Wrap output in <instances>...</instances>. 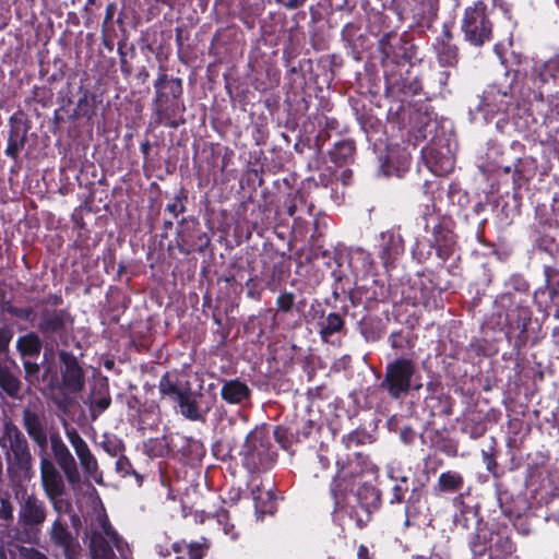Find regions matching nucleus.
Returning <instances> with one entry per match:
<instances>
[{
  "mask_svg": "<svg viewBox=\"0 0 559 559\" xmlns=\"http://www.w3.org/2000/svg\"><path fill=\"white\" fill-rule=\"evenodd\" d=\"M11 317L28 322L45 341V356L56 347L68 346L74 330V316L69 308L49 305L17 307L9 304L4 309Z\"/></svg>",
  "mask_w": 559,
  "mask_h": 559,
  "instance_id": "obj_1",
  "label": "nucleus"
},
{
  "mask_svg": "<svg viewBox=\"0 0 559 559\" xmlns=\"http://www.w3.org/2000/svg\"><path fill=\"white\" fill-rule=\"evenodd\" d=\"M153 87L154 96L151 105L154 123L170 129H178L185 124L183 80L169 75L166 68L160 66Z\"/></svg>",
  "mask_w": 559,
  "mask_h": 559,
  "instance_id": "obj_2",
  "label": "nucleus"
},
{
  "mask_svg": "<svg viewBox=\"0 0 559 559\" xmlns=\"http://www.w3.org/2000/svg\"><path fill=\"white\" fill-rule=\"evenodd\" d=\"M466 543L469 559H520L512 528L507 523L491 522L476 533H468Z\"/></svg>",
  "mask_w": 559,
  "mask_h": 559,
  "instance_id": "obj_3",
  "label": "nucleus"
},
{
  "mask_svg": "<svg viewBox=\"0 0 559 559\" xmlns=\"http://www.w3.org/2000/svg\"><path fill=\"white\" fill-rule=\"evenodd\" d=\"M2 448H8L5 452L7 473L10 480L14 484L29 481L34 475V457L31 453L28 441L21 429L9 421L3 426Z\"/></svg>",
  "mask_w": 559,
  "mask_h": 559,
  "instance_id": "obj_4",
  "label": "nucleus"
},
{
  "mask_svg": "<svg viewBox=\"0 0 559 559\" xmlns=\"http://www.w3.org/2000/svg\"><path fill=\"white\" fill-rule=\"evenodd\" d=\"M242 466L251 474L270 469L277 457L272 449L270 430L266 425L257 426L251 430L240 451Z\"/></svg>",
  "mask_w": 559,
  "mask_h": 559,
  "instance_id": "obj_5",
  "label": "nucleus"
},
{
  "mask_svg": "<svg viewBox=\"0 0 559 559\" xmlns=\"http://www.w3.org/2000/svg\"><path fill=\"white\" fill-rule=\"evenodd\" d=\"M417 364L408 357H397L385 366V371L379 386L392 400H400L411 391H419L423 388L420 381H415Z\"/></svg>",
  "mask_w": 559,
  "mask_h": 559,
  "instance_id": "obj_6",
  "label": "nucleus"
},
{
  "mask_svg": "<svg viewBox=\"0 0 559 559\" xmlns=\"http://www.w3.org/2000/svg\"><path fill=\"white\" fill-rule=\"evenodd\" d=\"M247 270L254 273L267 290L275 293L282 286L286 273V261L283 254L273 248L246 253Z\"/></svg>",
  "mask_w": 559,
  "mask_h": 559,
  "instance_id": "obj_7",
  "label": "nucleus"
},
{
  "mask_svg": "<svg viewBox=\"0 0 559 559\" xmlns=\"http://www.w3.org/2000/svg\"><path fill=\"white\" fill-rule=\"evenodd\" d=\"M384 74L394 72L395 67L409 63L416 56V46L406 33H385L378 43Z\"/></svg>",
  "mask_w": 559,
  "mask_h": 559,
  "instance_id": "obj_8",
  "label": "nucleus"
},
{
  "mask_svg": "<svg viewBox=\"0 0 559 559\" xmlns=\"http://www.w3.org/2000/svg\"><path fill=\"white\" fill-rule=\"evenodd\" d=\"M511 293L502 294L500 301L508 302L510 309L506 313V335L509 340L514 338V347L522 348L530 341L528 326L532 323V310L522 301H515Z\"/></svg>",
  "mask_w": 559,
  "mask_h": 559,
  "instance_id": "obj_9",
  "label": "nucleus"
},
{
  "mask_svg": "<svg viewBox=\"0 0 559 559\" xmlns=\"http://www.w3.org/2000/svg\"><path fill=\"white\" fill-rule=\"evenodd\" d=\"M461 29L465 41L474 47H481L492 39V23L485 2L476 1L465 8Z\"/></svg>",
  "mask_w": 559,
  "mask_h": 559,
  "instance_id": "obj_10",
  "label": "nucleus"
},
{
  "mask_svg": "<svg viewBox=\"0 0 559 559\" xmlns=\"http://www.w3.org/2000/svg\"><path fill=\"white\" fill-rule=\"evenodd\" d=\"M47 506L35 493H24L17 512V524L26 542L37 543L41 527L47 520Z\"/></svg>",
  "mask_w": 559,
  "mask_h": 559,
  "instance_id": "obj_11",
  "label": "nucleus"
},
{
  "mask_svg": "<svg viewBox=\"0 0 559 559\" xmlns=\"http://www.w3.org/2000/svg\"><path fill=\"white\" fill-rule=\"evenodd\" d=\"M210 242V237L202 230L201 224L195 217H183L179 221L176 246L181 253L187 255L192 252L203 253Z\"/></svg>",
  "mask_w": 559,
  "mask_h": 559,
  "instance_id": "obj_12",
  "label": "nucleus"
},
{
  "mask_svg": "<svg viewBox=\"0 0 559 559\" xmlns=\"http://www.w3.org/2000/svg\"><path fill=\"white\" fill-rule=\"evenodd\" d=\"M39 471L40 483L45 496L52 504V508L60 512L61 497L66 495L64 478L51 459L48 457L47 452L40 453Z\"/></svg>",
  "mask_w": 559,
  "mask_h": 559,
  "instance_id": "obj_13",
  "label": "nucleus"
},
{
  "mask_svg": "<svg viewBox=\"0 0 559 559\" xmlns=\"http://www.w3.org/2000/svg\"><path fill=\"white\" fill-rule=\"evenodd\" d=\"M60 365V390L78 394L85 388V371L79 358L70 350L57 352Z\"/></svg>",
  "mask_w": 559,
  "mask_h": 559,
  "instance_id": "obj_14",
  "label": "nucleus"
},
{
  "mask_svg": "<svg viewBox=\"0 0 559 559\" xmlns=\"http://www.w3.org/2000/svg\"><path fill=\"white\" fill-rule=\"evenodd\" d=\"M389 477L395 481L393 487L391 488V495L389 498V503L401 504L405 502L404 507V526L409 527L412 525V519L417 515V511L415 504L419 502L423 496V485L418 487H414L411 491V495L407 500H405V496L409 490L408 486V477L407 476H396L393 471L389 473Z\"/></svg>",
  "mask_w": 559,
  "mask_h": 559,
  "instance_id": "obj_15",
  "label": "nucleus"
},
{
  "mask_svg": "<svg viewBox=\"0 0 559 559\" xmlns=\"http://www.w3.org/2000/svg\"><path fill=\"white\" fill-rule=\"evenodd\" d=\"M48 442L50 443L55 465L60 468L71 486L79 485L81 474L76 461L60 433L58 431L50 433Z\"/></svg>",
  "mask_w": 559,
  "mask_h": 559,
  "instance_id": "obj_16",
  "label": "nucleus"
},
{
  "mask_svg": "<svg viewBox=\"0 0 559 559\" xmlns=\"http://www.w3.org/2000/svg\"><path fill=\"white\" fill-rule=\"evenodd\" d=\"M454 223L448 216H438L437 223L431 227V242L436 247V255L445 262L454 253L456 236L453 231Z\"/></svg>",
  "mask_w": 559,
  "mask_h": 559,
  "instance_id": "obj_17",
  "label": "nucleus"
},
{
  "mask_svg": "<svg viewBox=\"0 0 559 559\" xmlns=\"http://www.w3.org/2000/svg\"><path fill=\"white\" fill-rule=\"evenodd\" d=\"M32 128L31 120L23 110L15 111L9 118V134L5 155L14 160L19 158L21 151L27 142V134Z\"/></svg>",
  "mask_w": 559,
  "mask_h": 559,
  "instance_id": "obj_18",
  "label": "nucleus"
},
{
  "mask_svg": "<svg viewBox=\"0 0 559 559\" xmlns=\"http://www.w3.org/2000/svg\"><path fill=\"white\" fill-rule=\"evenodd\" d=\"M66 436L72 445L83 472L92 477L96 483H102V472L96 456L91 451L86 441L82 438L75 428L66 429Z\"/></svg>",
  "mask_w": 559,
  "mask_h": 559,
  "instance_id": "obj_19",
  "label": "nucleus"
},
{
  "mask_svg": "<svg viewBox=\"0 0 559 559\" xmlns=\"http://www.w3.org/2000/svg\"><path fill=\"white\" fill-rule=\"evenodd\" d=\"M432 50L441 67L456 68L460 60V49L454 43L451 24L444 23L442 25V32L436 37Z\"/></svg>",
  "mask_w": 559,
  "mask_h": 559,
  "instance_id": "obj_20",
  "label": "nucleus"
},
{
  "mask_svg": "<svg viewBox=\"0 0 559 559\" xmlns=\"http://www.w3.org/2000/svg\"><path fill=\"white\" fill-rule=\"evenodd\" d=\"M22 425L31 440L38 447L39 454L47 452L49 436L44 413L31 407L22 411Z\"/></svg>",
  "mask_w": 559,
  "mask_h": 559,
  "instance_id": "obj_21",
  "label": "nucleus"
},
{
  "mask_svg": "<svg viewBox=\"0 0 559 559\" xmlns=\"http://www.w3.org/2000/svg\"><path fill=\"white\" fill-rule=\"evenodd\" d=\"M48 534L51 544L62 550L66 559H78L79 544L66 521L60 516L56 518Z\"/></svg>",
  "mask_w": 559,
  "mask_h": 559,
  "instance_id": "obj_22",
  "label": "nucleus"
},
{
  "mask_svg": "<svg viewBox=\"0 0 559 559\" xmlns=\"http://www.w3.org/2000/svg\"><path fill=\"white\" fill-rule=\"evenodd\" d=\"M513 106V96L507 91L490 86L484 92L478 109L486 116L496 114L508 115Z\"/></svg>",
  "mask_w": 559,
  "mask_h": 559,
  "instance_id": "obj_23",
  "label": "nucleus"
},
{
  "mask_svg": "<svg viewBox=\"0 0 559 559\" xmlns=\"http://www.w3.org/2000/svg\"><path fill=\"white\" fill-rule=\"evenodd\" d=\"M385 79V92L393 96L405 95L415 96L420 94L423 90L421 81L418 76H412L411 72L407 71L404 76L402 73L396 74L395 72L384 74Z\"/></svg>",
  "mask_w": 559,
  "mask_h": 559,
  "instance_id": "obj_24",
  "label": "nucleus"
},
{
  "mask_svg": "<svg viewBox=\"0 0 559 559\" xmlns=\"http://www.w3.org/2000/svg\"><path fill=\"white\" fill-rule=\"evenodd\" d=\"M453 504L459 508V512L453 516V524L456 530L469 531L473 528L471 533H476L480 527L491 524V522H486L479 518L477 511L472 507L465 504L462 493L454 497Z\"/></svg>",
  "mask_w": 559,
  "mask_h": 559,
  "instance_id": "obj_25",
  "label": "nucleus"
},
{
  "mask_svg": "<svg viewBox=\"0 0 559 559\" xmlns=\"http://www.w3.org/2000/svg\"><path fill=\"white\" fill-rule=\"evenodd\" d=\"M513 166V180L519 187L527 183L536 175H539V180H543L550 171L549 165L543 166L539 169L537 159L533 156L516 157Z\"/></svg>",
  "mask_w": 559,
  "mask_h": 559,
  "instance_id": "obj_26",
  "label": "nucleus"
},
{
  "mask_svg": "<svg viewBox=\"0 0 559 559\" xmlns=\"http://www.w3.org/2000/svg\"><path fill=\"white\" fill-rule=\"evenodd\" d=\"M421 156L428 169L437 176L448 175L454 169L453 157L433 146L423 147Z\"/></svg>",
  "mask_w": 559,
  "mask_h": 559,
  "instance_id": "obj_27",
  "label": "nucleus"
},
{
  "mask_svg": "<svg viewBox=\"0 0 559 559\" xmlns=\"http://www.w3.org/2000/svg\"><path fill=\"white\" fill-rule=\"evenodd\" d=\"M403 252L404 240L399 233L394 230L381 233L379 257L385 266L393 263Z\"/></svg>",
  "mask_w": 559,
  "mask_h": 559,
  "instance_id": "obj_28",
  "label": "nucleus"
},
{
  "mask_svg": "<svg viewBox=\"0 0 559 559\" xmlns=\"http://www.w3.org/2000/svg\"><path fill=\"white\" fill-rule=\"evenodd\" d=\"M221 397L227 404L240 405L251 399V389L239 378L222 380Z\"/></svg>",
  "mask_w": 559,
  "mask_h": 559,
  "instance_id": "obj_29",
  "label": "nucleus"
},
{
  "mask_svg": "<svg viewBox=\"0 0 559 559\" xmlns=\"http://www.w3.org/2000/svg\"><path fill=\"white\" fill-rule=\"evenodd\" d=\"M90 412V417L94 421L111 405V396L107 379L97 388H93L88 397L84 402Z\"/></svg>",
  "mask_w": 559,
  "mask_h": 559,
  "instance_id": "obj_30",
  "label": "nucleus"
},
{
  "mask_svg": "<svg viewBox=\"0 0 559 559\" xmlns=\"http://www.w3.org/2000/svg\"><path fill=\"white\" fill-rule=\"evenodd\" d=\"M357 483L355 480L336 468V474L333 476L329 489L335 510L344 506L347 497L354 492Z\"/></svg>",
  "mask_w": 559,
  "mask_h": 559,
  "instance_id": "obj_31",
  "label": "nucleus"
},
{
  "mask_svg": "<svg viewBox=\"0 0 559 559\" xmlns=\"http://www.w3.org/2000/svg\"><path fill=\"white\" fill-rule=\"evenodd\" d=\"M438 13L439 0H420L414 12L416 26L421 31H431L438 19Z\"/></svg>",
  "mask_w": 559,
  "mask_h": 559,
  "instance_id": "obj_32",
  "label": "nucleus"
},
{
  "mask_svg": "<svg viewBox=\"0 0 559 559\" xmlns=\"http://www.w3.org/2000/svg\"><path fill=\"white\" fill-rule=\"evenodd\" d=\"M179 408L183 417L189 420L198 421L204 420V415L200 411L190 381L186 380V390L174 402Z\"/></svg>",
  "mask_w": 559,
  "mask_h": 559,
  "instance_id": "obj_33",
  "label": "nucleus"
},
{
  "mask_svg": "<svg viewBox=\"0 0 559 559\" xmlns=\"http://www.w3.org/2000/svg\"><path fill=\"white\" fill-rule=\"evenodd\" d=\"M186 390V381H181L177 371H166L159 379L158 391L162 399L175 402Z\"/></svg>",
  "mask_w": 559,
  "mask_h": 559,
  "instance_id": "obj_34",
  "label": "nucleus"
},
{
  "mask_svg": "<svg viewBox=\"0 0 559 559\" xmlns=\"http://www.w3.org/2000/svg\"><path fill=\"white\" fill-rule=\"evenodd\" d=\"M43 347L45 341L36 330L19 336L16 341V350L22 359L38 358Z\"/></svg>",
  "mask_w": 559,
  "mask_h": 559,
  "instance_id": "obj_35",
  "label": "nucleus"
},
{
  "mask_svg": "<svg viewBox=\"0 0 559 559\" xmlns=\"http://www.w3.org/2000/svg\"><path fill=\"white\" fill-rule=\"evenodd\" d=\"M367 466L368 457L361 453H354L353 456H347L345 460L338 459L336 461L337 469L355 480L357 484L367 471Z\"/></svg>",
  "mask_w": 559,
  "mask_h": 559,
  "instance_id": "obj_36",
  "label": "nucleus"
},
{
  "mask_svg": "<svg viewBox=\"0 0 559 559\" xmlns=\"http://www.w3.org/2000/svg\"><path fill=\"white\" fill-rule=\"evenodd\" d=\"M356 154V144L352 139H345L336 142L329 152L330 160L337 167L349 165L354 162Z\"/></svg>",
  "mask_w": 559,
  "mask_h": 559,
  "instance_id": "obj_37",
  "label": "nucleus"
},
{
  "mask_svg": "<svg viewBox=\"0 0 559 559\" xmlns=\"http://www.w3.org/2000/svg\"><path fill=\"white\" fill-rule=\"evenodd\" d=\"M284 206L286 207V213L290 217H295V219H301V216H296L297 213L307 214L309 216L312 215L313 204L307 202L306 195L300 190H295L287 194Z\"/></svg>",
  "mask_w": 559,
  "mask_h": 559,
  "instance_id": "obj_38",
  "label": "nucleus"
},
{
  "mask_svg": "<svg viewBox=\"0 0 559 559\" xmlns=\"http://www.w3.org/2000/svg\"><path fill=\"white\" fill-rule=\"evenodd\" d=\"M465 484L463 475L457 471L442 472L437 480L435 490L438 493H461Z\"/></svg>",
  "mask_w": 559,
  "mask_h": 559,
  "instance_id": "obj_39",
  "label": "nucleus"
},
{
  "mask_svg": "<svg viewBox=\"0 0 559 559\" xmlns=\"http://www.w3.org/2000/svg\"><path fill=\"white\" fill-rule=\"evenodd\" d=\"M8 361H0V389L11 399L21 397L22 382L9 368Z\"/></svg>",
  "mask_w": 559,
  "mask_h": 559,
  "instance_id": "obj_40",
  "label": "nucleus"
},
{
  "mask_svg": "<svg viewBox=\"0 0 559 559\" xmlns=\"http://www.w3.org/2000/svg\"><path fill=\"white\" fill-rule=\"evenodd\" d=\"M543 273L545 276V285L536 289L534 293V301L538 309L542 308L544 304V301H542V297H546L548 289H559V266L557 263L554 262L552 264H544Z\"/></svg>",
  "mask_w": 559,
  "mask_h": 559,
  "instance_id": "obj_41",
  "label": "nucleus"
},
{
  "mask_svg": "<svg viewBox=\"0 0 559 559\" xmlns=\"http://www.w3.org/2000/svg\"><path fill=\"white\" fill-rule=\"evenodd\" d=\"M487 157L492 162L497 169L502 170L504 174H510L512 171V167L516 158L510 157L509 150L503 148V146L497 142L490 143L487 151Z\"/></svg>",
  "mask_w": 559,
  "mask_h": 559,
  "instance_id": "obj_42",
  "label": "nucleus"
},
{
  "mask_svg": "<svg viewBox=\"0 0 559 559\" xmlns=\"http://www.w3.org/2000/svg\"><path fill=\"white\" fill-rule=\"evenodd\" d=\"M431 416L449 417L453 414L454 400L451 395L441 392L426 397Z\"/></svg>",
  "mask_w": 559,
  "mask_h": 559,
  "instance_id": "obj_43",
  "label": "nucleus"
},
{
  "mask_svg": "<svg viewBox=\"0 0 559 559\" xmlns=\"http://www.w3.org/2000/svg\"><path fill=\"white\" fill-rule=\"evenodd\" d=\"M90 551L93 559H116V555L108 539L97 531L91 534Z\"/></svg>",
  "mask_w": 559,
  "mask_h": 559,
  "instance_id": "obj_44",
  "label": "nucleus"
},
{
  "mask_svg": "<svg viewBox=\"0 0 559 559\" xmlns=\"http://www.w3.org/2000/svg\"><path fill=\"white\" fill-rule=\"evenodd\" d=\"M97 95L90 90H84L78 99L73 116L91 120L96 115Z\"/></svg>",
  "mask_w": 559,
  "mask_h": 559,
  "instance_id": "obj_45",
  "label": "nucleus"
},
{
  "mask_svg": "<svg viewBox=\"0 0 559 559\" xmlns=\"http://www.w3.org/2000/svg\"><path fill=\"white\" fill-rule=\"evenodd\" d=\"M43 373L40 376V379L44 382H48L49 389H59L60 390V369L58 370V366L55 360V349L52 350V354L50 352H47V358L45 356V353L43 354Z\"/></svg>",
  "mask_w": 559,
  "mask_h": 559,
  "instance_id": "obj_46",
  "label": "nucleus"
},
{
  "mask_svg": "<svg viewBox=\"0 0 559 559\" xmlns=\"http://www.w3.org/2000/svg\"><path fill=\"white\" fill-rule=\"evenodd\" d=\"M357 496L359 502L366 508L368 513L379 510L382 504V492L372 485H364L358 490Z\"/></svg>",
  "mask_w": 559,
  "mask_h": 559,
  "instance_id": "obj_47",
  "label": "nucleus"
},
{
  "mask_svg": "<svg viewBox=\"0 0 559 559\" xmlns=\"http://www.w3.org/2000/svg\"><path fill=\"white\" fill-rule=\"evenodd\" d=\"M319 335L323 341H328L329 337L335 333H340L345 328V320L342 314L337 312L329 313L323 321L318 323Z\"/></svg>",
  "mask_w": 559,
  "mask_h": 559,
  "instance_id": "obj_48",
  "label": "nucleus"
},
{
  "mask_svg": "<svg viewBox=\"0 0 559 559\" xmlns=\"http://www.w3.org/2000/svg\"><path fill=\"white\" fill-rule=\"evenodd\" d=\"M297 435L298 430L293 426V423L277 425L273 431L275 441L285 451H293V445L297 443Z\"/></svg>",
  "mask_w": 559,
  "mask_h": 559,
  "instance_id": "obj_49",
  "label": "nucleus"
},
{
  "mask_svg": "<svg viewBox=\"0 0 559 559\" xmlns=\"http://www.w3.org/2000/svg\"><path fill=\"white\" fill-rule=\"evenodd\" d=\"M202 164L206 165L209 174L215 175L221 158V146L218 143H205L201 150Z\"/></svg>",
  "mask_w": 559,
  "mask_h": 559,
  "instance_id": "obj_50",
  "label": "nucleus"
},
{
  "mask_svg": "<svg viewBox=\"0 0 559 559\" xmlns=\"http://www.w3.org/2000/svg\"><path fill=\"white\" fill-rule=\"evenodd\" d=\"M99 445L111 457H118L126 451L123 440L114 433H104Z\"/></svg>",
  "mask_w": 559,
  "mask_h": 559,
  "instance_id": "obj_51",
  "label": "nucleus"
},
{
  "mask_svg": "<svg viewBox=\"0 0 559 559\" xmlns=\"http://www.w3.org/2000/svg\"><path fill=\"white\" fill-rule=\"evenodd\" d=\"M537 79L540 83H548L550 80L559 79V55L544 62L537 70Z\"/></svg>",
  "mask_w": 559,
  "mask_h": 559,
  "instance_id": "obj_52",
  "label": "nucleus"
},
{
  "mask_svg": "<svg viewBox=\"0 0 559 559\" xmlns=\"http://www.w3.org/2000/svg\"><path fill=\"white\" fill-rule=\"evenodd\" d=\"M433 251L436 252L435 245L430 239L424 238L416 240L412 248V255L417 262L425 263L432 257Z\"/></svg>",
  "mask_w": 559,
  "mask_h": 559,
  "instance_id": "obj_53",
  "label": "nucleus"
},
{
  "mask_svg": "<svg viewBox=\"0 0 559 559\" xmlns=\"http://www.w3.org/2000/svg\"><path fill=\"white\" fill-rule=\"evenodd\" d=\"M292 423L293 426H295V428L298 430V435L296 436L297 443H301L313 438L320 430V427L317 426L311 419H301Z\"/></svg>",
  "mask_w": 559,
  "mask_h": 559,
  "instance_id": "obj_54",
  "label": "nucleus"
},
{
  "mask_svg": "<svg viewBox=\"0 0 559 559\" xmlns=\"http://www.w3.org/2000/svg\"><path fill=\"white\" fill-rule=\"evenodd\" d=\"M250 277L246 281L245 287L247 297L254 301H260L263 297L264 290H267L262 284V281L254 274L250 273Z\"/></svg>",
  "mask_w": 559,
  "mask_h": 559,
  "instance_id": "obj_55",
  "label": "nucleus"
},
{
  "mask_svg": "<svg viewBox=\"0 0 559 559\" xmlns=\"http://www.w3.org/2000/svg\"><path fill=\"white\" fill-rule=\"evenodd\" d=\"M492 444L488 450H481V459L486 465V469L495 477L499 478L500 475L498 473V462H497V453H496V439L492 437Z\"/></svg>",
  "mask_w": 559,
  "mask_h": 559,
  "instance_id": "obj_56",
  "label": "nucleus"
},
{
  "mask_svg": "<svg viewBox=\"0 0 559 559\" xmlns=\"http://www.w3.org/2000/svg\"><path fill=\"white\" fill-rule=\"evenodd\" d=\"M188 201V192L185 188H181L175 195L174 202L168 203L165 207V212H168L174 218H177L179 214L186 212L185 203Z\"/></svg>",
  "mask_w": 559,
  "mask_h": 559,
  "instance_id": "obj_57",
  "label": "nucleus"
},
{
  "mask_svg": "<svg viewBox=\"0 0 559 559\" xmlns=\"http://www.w3.org/2000/svg\"><path fill=\"white\" fill-rule=\"evenodd\" d=\"M13 336L14 331L10 325L3 324L0 326V361L9 360V348Z\"/></svg>",
  "mask_w": 559,
  "mask_h": 559,
  "instance_id": "obj_58",
  "label": "nucleus"
},
{
  "mask_svg": "<svg viewBox=\"0 0 559 559\" xmlns=\"http://www.w3.org/2000/svg\"><path fill=\"white\" fill-rule=\"evenodd\" d=\"M14 520V506L8 492H0V521L10 525Z\"/></svg>",
  "mask_w": 559,
  "mask_h": 559,
  "instance_id": "obj_59",
  "label": "nucleus"
},
{
  "mask_svg": "<svg viewBox=\"0 0 559 559\" xmlns=\"http://www.w3.org/2000/svg\"><path fill=\"white\" fill-rule=\"evenodd\" d=\"M115 468H116V472L121 477H127V476L132 475L136 478L139 485L142 484L143 477L133 468L132 463L124 455V453L122 455L118 456V460L116 461V464H115Z\"/></svg>",
  "mask_w": 559,
  "mask_h": 559,
  "instance_id": "obj_60",
  "label": "nucleus"
},
{
  "mask_svg": "<svg viewBox=\"0 0 559 559\" xmlns=\"http://www.w3.org/2000/svg\"><path fill=\"white\" fill-rule=\"evenodd\" d=\"M275 305L277 313L287 314L292 312L296 305L294 293L288 290L281 292L280 295L276 297Z\"/></svg>",
  "mask_w": 559,
  "mask_h": 559,
  "instance_id": "obj_61",
  "label": "nucleus"
},
{
  "mask_svg": "<svg viewBox=\"0 0 559 559\" xmlns=\"http://www.w3.org/2000/svg\"><path fill=\"white\" fill-rule=\"evenodd\" d=\"M542 301L544 304L539 310L549 309V312L552 311L554 318L559 320V289H548L546 297H542Z\"/></svg>",
  "mask_w": 559,
  "mask_h": 559,
  "instance_id": "obj_62",
  "label": "nucleus"
},
{
  "mask_svg": "<svg viewBox=\"0 0 559 559\" xmlns=\"http://www.w3.org/2000/svg\"><path fill=\"white\" fill-rule=\"evenodd\" d=\"M359 32L360 26L357 23L349 22L342 28V40L345 41L348 47L355 48L356 40L360 37Z\"/></svg>",
  "mask_w": 559,
  "mask_h": 559,
  "instance_id": "obj_63",
  "label": "nucleus"
},
{
  "mask_svg": "<svg viewBox=\"0 0 559 559\" xmlns=\"http://www.w3.org/2000/svg\"><path fill=\"white\" fill-rule=\"evenodd\" d=\"M265 496H266V499L267 501H261V497H254V500H255V510L257 512L261 513V514H274L275 510H276V497L271 492V491H266L265 492Z\"/></svg>",
  "mask_w": 559,
  "mask_h": 559,
  "instance_id": "obj_64",
  "label": "nucleus"
}]
</instances>
